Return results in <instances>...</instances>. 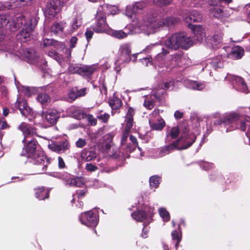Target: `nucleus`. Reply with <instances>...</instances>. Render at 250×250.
Masks as SVG:
<instances>
[{
	"label": "nucleus",
	"mask_w": 250,
	"mask_h": 250,
	"mask_svg": "<svg viewBox=\"0 0 250 250\" xmlns=\"http://www.w3.org/2000/svg\"><path fill=\"white\" fill-rule=\"evenodd\" d=\"M174 22V20L170 17L162 19L157 22L144 21L143 20H139L136 19L125 27V31L123 30H110V31L113 37L121 39L125 38L127 35L139 33L142 32L148 35L153 33L156 31L157 27L164 26H169L173 24Z\"/></svg>",
	"instance_id": "1"
},
{
	"label": "nucleus",
	"mask_w": 250,
	"mask_h": 250,
	"mask_svg": "<svg viewBox=\"0 0 250 250\" xmlns=\"http://www.w3.org/2000/svg\"><path fill=\"white\" fill-rule=\"evenodd\" d=\"M85 167L86 170L89 171H95L98 169L96 166L91 163L86 164Z\"/></svg>",
	"instance_id": "54"
},
{
	"label": "nucleus",
	"mask_w": 250,
	"mask_h": 250,
	"mask_svg": "<svg viewBox=\"0 0 250 250\" xmlns=\"http://www.w3.org/2000/svg\"><path fill=\"white\" fill-rule=\"evenodd\" d=\"M69 146L68 142H52L51 144L48 145L49 149L58 153L64 152Z\"/></svg>",
	"instance_id": "17"
},
{
	"label": "nucleus",
	"mask_w": 250,
	"mask_h": 250,
	"mask_svg": "<svg viewBox=\"0 0 250 250\" xmlns=\"http://www.w3.org/2000/svg\"><path fill=\"white\" fill-rule=\"evenodd\" d=\"M86 91H87V89L86 88H84L77 90L76 91V93L77 94V98L85 95L86 93Z\"/></svg>",
	"instance_id": "56"
},
{
	"label": "nucleus",
	"mask_w": 250,
	"mask_h": 250,
	"mask_svg": "<svg viewBox=\"0 0 250 250\" xmlns=\"http://www.w3.org/2000/svg\"><path fill=\"white\" fill-rule=\"evenodd\" d=\"M134 113L135 111L133 108H128L125 117V130L123 133L121 141H126L128 136L130 141H136V138L134 136L129 134V131L134 124L133 116Z\"/></svg>",
	"instance_id": "6"
},
{
	"label": "nucleus",
	"mask_w": 250,
	"mask_h": 250,
	"mask_svg": "<svg viewBox=\"0 0 250 250\" xmlns=\"http://www.w3.org/2000/svg\"><path fill=\"white\" fill-rule=\"evenodd\" d=\"M18 129L22 131L25 139L28 137L31 136H35L37 138H42L41 136H39L36 134L35 130L31 127L28 126V125L24 122L21 123L18 126Z\"/></svg>",
	"instance_id": "21"
},
{
	"label": "nucleus",
	"mask_w": 250,
	"mask_h": 250,
	"mask_svg": "<svg viewBox=\"0 0 250 250\" xmlns=\"http://www.w3.org/2000/svg\"><path fill=\"white\" fill-rule=\"evenodd\" d=\"M185 60V58L182 55L176 54L172 56L171 61L166 65V67L173 68L176 66H182L184 64Z\"/></svg>",
	"instance_id": "23"
},
{
	"label": "nucleus",
	"mask_w": 250,
	"mask_h": 250,
	"mask_svg": "<svg viewBox=\"0 0 250 250\" xmlns=\"http://www.w3.org/2000/svg\"><path fill=\"white\" fill-rule=\"evenodd\" d=\"M83 160L85 161H90L96 158V153L93 151L83 150L81 154Z\"/></svg>",
	"instance_id": "36"
},
{
	"label": "nucleus",
	"mask_w": 250,
	"mask_h": 250,
	"mask_svg": "<svg viewBox=\"0 0 250 250\" xmlns=\"http://www.w3.org/2000/svg\"><path fill=\"white\" fill-rule=\"evenodd\" d=\"M188 28L191 29L199 42H202L205 37V29L201 25L189 24Z\"/></svg>",
	"instance_id": "22"
},
{
	"label": "nucleus",
	"mask_w": 250,
	"mask_h": 250,
	"mask_svg": "<svg viewBox=\"0 0 250 250\" xmlns=\"http://www.w3.org/2000/svg\"><path fill=\"white\" fill-rule=\"evenodd\" d=\"M121 146L123 147L125 146L126 150L130 152L135 149L137 142H130L128 144H126V142H122Z\"/></svg>",
	"instance_id": "41"
},
{
	"label": "nucleus",
	"mask_w": 250,
	"mask_h": 250,
	"mask_svg": "<svg viewBox=\"0 0 250 250\" xmlns=\"http://www.w3.org/2000/svg\"><path fill=\"white\" fill-rule=\"evenodd\" d=\"M145 6V3L142 1L137 2L132 5H128L126 7L125 15L129 18H131L134 14L139 13Z\"/></svg>",
	"instance_id": "14"
},
{
	"label": "nucleus",
	"mask_w": 250,
	"mask_h": 250,
	"mask_svg": "<svg viewBox=\"0 0 250 250\" xmlns=\"http://www.w3.org/2000/svg\"><path fill=\"white\" fill-rule=\"evenodd\" d=\"M225 80L230 82L233 88L236 90L244 93H248L249 92L248 87L242 78L230 74H228L225 77Z\"/></svg>",
	"instance_id": "8"
},
{
	"label": "nucleus",
	"mask_w": 250,
	"mask_h": 250,
	"mask_svg": "<svg viewBox=\"0 0 250 250\" xmlns=\"http://www.w3.org/2000/svg\"><path fill=\"white\" fill-rule=\"evenodd\" d=\"M211 64L214 69L221 68L223 66V61L220 56H217L213 58L211 62Z\"/></svg>",
	"instance_id": "40"
},
{
	"label": "nucleus",
	"mask_w": 250,
	"mask_h": 250,
	"mask_svg": "<svg viewBox=\"0 0 250 250\" xmlns=\"http://www.w3.org/2000/svg\"><path fill=\"white\" fill-rule=\"evenodd\" d=\"M58 167L60 169H63L65 167V164L63 159L60 156L58 157Z\"/></svg>",
	"instance_id": "57"
},
{
	"label": "nucleus",
	"mask_w": 250,
	"mask_h": 250,
	"mask_svg": "<svg viewBox=\"0 0 250 250\" xmlns=\"http://www.w3.org/2000/svg\"><path fill=\"white\" fill-rule=\"evenodd\" d=\"M93 35V32L92 31L89 29H86L85 32V35L87 41H89L92 38Z\"/></svg>",
	"instance_id": "58"
},
{
	"label": "nucleus",
	"mask_w": 250,
	"mask_h": 250,
	"mask_svg": "<svg viewBox=\"0 0 250 250\" xmlns=\"http://www.w3.org/2000/svg\"><path fill=\"white\" fill-rule=\"evenodd\" d=\"M99 8L100 9L101 12H103L104 15H114L116 14L118 11V8L116 6L114 5H109L108 4H103Z\"/></svg>",
	"instance_id": "30"
},
{
	"label": "nucleus",
	"mask_w": 250,
	"mask_h": 250,
	"mask_svg": "<svg viewBox=\"0 0 250 250\" xmlns=\"http://www.w3.org/2000/svg\"><path fill=\"white\" fill-rule=\"evenodd\" d=\"M54 40L52 39H45L43 40V45L44 47L52 45L53 44Z\"/></svg>",
	"instance_id": "59"
},
{
	"label": "nucleus",
	"mask_w": 250,
	"mask_h": 250,
	"mask_svg": "<svg viewBox=\"0 0 250 250\" xmlns=\"http://www.w3.org/2000/svg\"><path fill=\"white\" fill-rule=\"evenodd\" d=\"M193 142H173L172 144L165 147L160 151L161 156L168 154L171 149L174 148L177 150L187 149L192 145Z\"/></svg>",
	"instance_id": "13"
},
{
	"label": "nucleus",
	"mask_w": 250,
	"mask_h": 250,
	"mask_svg": "<svg viewBox=\"0 0 250 250\" xmlns=\"http://www.w3.org/2000/svg\"><path fill=\"white\" fill-rule=\"evenodd\" d=\"M186 87L193 90H201L205 87L204 83L187 80L185 82Z\"/></svg>",
	"instance_id": "27"
},
{
	"label": "nucleus",
	"mask_w": 250,
	"mask_h": 250,
	"mask_svg": "<svg viewBox=\"0 0 250 250\" xmlns=\"http://www.w3.org/2000/svg\"><path fill=\"white\" fill-rule=\"evenodd\" d=\"M23 142L21 155L31 159L32 162L37 166V173H41L46 170L48 162L43 152L38 148L37 142Z\"/></svg>",
	"instance_id": "3"
},
{
	"label": "nucleus",
	"mask_w": 250,
	"mask_h": 250,
	"mask_svg": "<svg viewBox=\"0 0 250 250\" xmlns=\"http://www.w3.org/2000/svg\"><path fill=\"white\" fill-rule=\"evenodd\" d=\"M171 235L173 240H177L178 239H181V237L180 235L178 233V232L176 230L173 231L171 233Z\"/></svg>",
	"instance_id": "61"
},
{
	"label": "nucleus",
	"mask_w": 250,
	"mask_h": 250,
	"mask_svg": "<svg viewBox=\"0 0 250 250\" xmlns=\"http://www.w3.org/2000/svg\"><path fill=\"white\" fill-rule=\"evenodd\" d=\"M97 118L103 122L106 123L108 120L109 115L105 113L104 114L97 116Z\"/></svg>",
	"instance_id": "53"
},
{
	"label": "nucleus",
	"mask_w": 250,
	"mask_h": 250,
	"mask_svg": "<svg viewBox=\"0 0 250 250\" xmlns=\"http://www.w3.org/2000/svg\"><path fill=\"white\" fill-rule=\"evenodd\" d=\"M37 100L42 104L45 105L50 102V99L49 95H48L47 94L41 93L39 94L37 96Z\"/></svg>",
	"instance_id": "38"
},
{
	"label": "nucleus",
	"mask_w": 250,
	"mask_h": 250,
	"mask_svg": "<svg viewBox=\"0 0 250 250\" xmlns=\"http://www.w3.org/2000/svg\"><path fill=\"white\" fill-rule=\"evenodd\" d=\"M82 224L88 227H95L99 221L98 215L96 211H89L82 213L80 216Z\"/></svg>",
	"instance_id": "10"
},
{
	"label": "nucleus",
	"mask_w": 250,
	"mask_h": 250,
	"mask_svg": "<svg viewBox=\"0 0 250 250\" xmlns=\"http://www.w3.org/2000/svg\"><path fill=\"white\" fill-rule=\"evenodd\" d=\"M180 38L179 37V33L174 34L165 41V44L169 48L176 50L180 47Z\"/></svg>",
	"instance_id": "16"
},
{
	"label": "nucleus",
	"mask_w": 250,
	"mask_h": 250,
	"mask_svg": "<svg viewBox=\"0 0 250 250\" xmlns=\"http://www.w3.org/2000/svg\"><path fill=\"white\" fill-rule=\"evenodd\" d=\"M15 106L19 108L22 115L26 116L31 114L32 109L28 106L26 101L23 98L18 97Z\"/></svg>",
	"instance_id": "20"
},
{
	"label": "nucleus",
	"mask_w": 250,
	"mask_h": 250,
	"mask_svg": "<svg viewBox=\"0 0 250 250\" xmlns=\"http://www.w3.org/2000/svg\"><path fill=\"white\" fill-rule=\"evenodd\" d=\"M244 53V50L239 46H234L231 51V56L233 59H238L242 57Z\"/></svg>",
	"instance_id": "33"
},
{
	"label": "nucleus",
	"mask_w": 250,
	"mask_h": 250,
	"mask_svg": "<svg viewBox=\"0 0 250 250\" xmlns=\"http://www.w3.org/2000/svg\"><path fill=\"white\" fill-rule=\"evenodd\" d=\"M16 84L18 92L20 94H22L27 97L31 96L32 95L35 94L37 92V90L35 87L25 86L16 83Z\"/></svg>",
	"instance_id": "26"
},
{
	"label": "nucleus",
	"mask_w": 250,
	"mask_h": 250,
	"mask_svg": "<svg viewBox=\"0 0 250 250\" xmlns=\"http://www.w3.org/2000/svg\"><path fill=\"white\" fill-rule=\"evenodd\" d=\"M68 0H51L45 8V14L48 15L50 18L54 17L58 13L64 3Z\"/></svg>",
	"instance_id": "11"
},
{
	"label": "nucleus",
	"mask_w": 250,
	"mask_h": 250,
	"mask_svg": "<svg viewBox=\"0 0 250 250\" xmlns=\"http://www.w3.org/2000/svg\"><path fill=\"white\" fill-rule=\"evenodd\" d=\"M249 116L241 111L226 112L214 121V124H224L226 132L235 130L245 131L249 121L246 119Z\"/></svg>",
	"instance_id": "2"
},
{
	"label": "nucleus",
	"mask_w": 250,
	"mask_h": 250,
	"mask_svg": "<svg viewBox=\"0 0 250 250\" xmlns=\"http://www.w3.org/2000/svg\"><path fill=\"white\" fill-rule=\"evenodd\" d=\"M154 3L159 6L169 4V0H153Z\"/></svg>",
	"instance_id": "52"
},
{
	"label": "nucleus",
	"mask_w": 250,
	"mask_h": 250,
	"mask_svg": "<svg viewBox=\"0 0 250 250\" xmlns=\"http://www.w3.org/2000/svg\"><path fill=\"white\" fill-rule=\"evenodd\" d=\"M68 97L70 99L73 101L75 100L76 98H77V96L76 93V92L74 91H70V92L68 93Z\"/></svg>",
	"instance_id": "64"
},
{
	"label": "nucleus",
	"mask_w": 250,
	"mask_h": 250,
	"mask_svg": "<svg viewBox=\"0 0 250 250\" xmlns=\"http://www.w3.org/2000/svg\"><path fill=\"white\" fill-rule=\"evenodd\" d=\"M149 124L151 128L155 130H162L166 125L165 122L162 118H158L157 122L149 119Z\"/></svg>",
	"instance_id": "29"
},
{
	"label": "nucleus",
	"mask_w": 250,
	"mask_h": 250,
	"mask_svg": "<svg viewBox=\"0 0 250 250\" xmlns=\"http://www.w3.org/2000/svg\"><path fill=\"white\" fill-rule=\"evenodd\" d=\"M154 105V104L153 100H150L149 97L146 96L144 103V106L146 107L147 109H151L153 107Z\"/></svg>",
	"instance_id": "47"
},
{
	"label": "nucleus",
	"mask_w": 250,
	"mask_h": 250,
	"mask_svg": "<svg viewBox=\"0 0 250 250\" xmlns=\"http://www.w3.org/2000/svg\"><path fill=\"white\" fill-rule=\"evenodd\" d=\"M160 111L158 109H154L153 112L149 115V119H151L152 121H154L155 118L156 117L160 118L159 117Z\"/></svg>",
	"instance_id": "51"
},
{
	"label": "nucleus",
	"mask_w": 250,
	"mask_h": 250,
	"mask_svg": "<svg viewBox=\"0 0 250 250\" xmlns=\"http://www.w3.org/2000/svg\"><path fill=\"white\" fill-rule=\"evenodd\" d=\"M65 26V22H64L55 23L52 26L51 31L52 33L56 35L62 34Z\"/></svg>",
	"instance_id": "34"
},
{
	"label": "nucleus",
	"mask_w": 250,
	"mask_h": 250,
	"mask_svg": "<svg viewBox=\"0 0 250 250\" xmlns=\"http://www.w3.org/2000/svg\"><path fill=\"white\" fill-rule=\"evenodd\" d=\"M160 215L163 219L164 221H168L170 219V216L169 213L166 210L165 208H161L159 210Z\"/></svg>",
	"instance_id": "46"
},
{
	"label": "nucleus",
	"mask_w": 250,
	"mask_h": 250,
	"mask_svg": "<svg viewBox=\"0 0 250 250\" xmlns=\"http://www.w3.org/2000/svg\"><path fill=\"white\" fill-rule=\"evenodd\" d=\"M21 57L29 63L39 65V55L32 48L22 50L20 52Z\"/></svg>",
	"instance_id": "12"
},
{
	"label": "nucleus",
	"mask_w": 250,
	"mask_h": 250,
	"mask_svg": "<svg viewBox=\"0 0 250 250\" xmlns=\"http://www.w3.org/2000/svg\"><path fill=\"white\" fill-rule=\"evenodd\" d=\"M213 165L211 163L205 162L203 164L202 167L203 169H204L206 170H207L212 168L213 167Z\"/></svg>",
	"instance_id": "62"
},
{
	"label": "nucleus",
	"mask_w": 250,
	"mask_h": 250,
	"mask_svg": "<svg viewBox=\"0 0 250 250\" xmlns=\"http://www.w3.org/2000/svg\"><path fill=\"white\" fill-rule=\"evenodd\" d=\"M109 104L112 109H117L119 108L122 104L121 100L116 96H113V98L109 101Z\"/></svg>",
	"instance_id": "37"
},
{
	"label": "nucleus",
	"mask_w": 250,
	"mask_h": 250,
	"mask_svg": "<svg viewBox=\"0 0 250 250\" xmlns=\"http://www.w3.org/2000/svg\"><path fill=\"white\" fill-rule=\"evenodd\" d=\"M62 178L65 181L66 185L70 187H81L83 185V182L81 179L79 178H74L72 175L66 173L63 174Z\"/></svg>",
	"instance_id": "18"
},
{
	"label": "nucleus",
	"mask_w": 250,
	"mask_h": 250,
	"mask_svg": "<svg viewBox=\"0 0 250 250\" xmlns=\"http://www.w3.org/2000/svg\"><path fill=\"white\" fill-rule=\"evenodd\" d=\"M77 41L78 39L76 37H71L70 40V47L71 48H73L74 47H75V44H76Z\"/></svg>",
	"instance_id": "63"
},
{
	"label": "nucleus",
	"mask_w": 250,
	"mask_h": 250,
	"mask_svg": "<svg viewBox=\"0 0 250 250\" xmlns=\"http://www.w3.org/2000/svg\"><path fill=\"white\" fill-rule=\"evenodd\" d=\"M35 190L36 197L39 200H43L48 197L49 192L45 190L44 188H39Z\"/></svg>",
	"instance_id": "35"
},
{
	"label": "nucleus",
	"mask_w": 250,
	"mask_h": 250,
	"mask_svg": "<svg viewBox=\"0 0 250 250\" xmlns=\"http://www.w3.org/2000/svg\"><path fill=\"white\" fill-rule=\"evenodd\" d=\"M210 12L214 17L219 18L223 16H227V14H224L223 10L219 7H213L210 9Z\"/></svg>",
	"instance_id": "42"
},
{
	"label": "nucleus",
	"mask_w": 250,
	"mask_h": 250,
	"mask_svg": "<svg viewBox=\"0 0 250 250\" xmlns=\"http://www.w3.org/2000/svg\"><path fill=\"white\" fill-rule=\"evenodd\" d=\"M15 23L16 21H15V20L13 21L12 19L9 15H0V28L4 27L9 24V26L10 28V24L13 25L14 24H15Z\"/></svg>",
	"instance_id": "31"
},
{
	"label": "nucleus",
	"mask_w": 250,
	"mask_h": 250,
	"mask_svg": "<svg viewBox=\"0 0 250 250\" xmlns=\"http://www.w3.org/2000/svg\"><path fill=\"white\" fill-rule=\"evenodd\" d=\"M97 22L93 27V30L96 33H104L110 32L109 27L106 22V18L104 14L101 12L98 8L96 17Z\"/></svg>",
	"instance_id": "9"
},
{
	"label": "nucleus",
	"mask_w": 250,
	"mask_h": 250,
	"mask_svg": "<svg viewBox=\"0 0 250 250\" xmlns=\"http://www.w3.org/2000/svg\"><path fill=\"white\" fill-rule=\"evenodd\" d=\"M153 215L152 211L146 214L144 211L138 210L132 213V216L136 221L143 222L146 221L145 223L148 224Z\"/></svg>",
	"instance_id": "19"
},
{
	"label": "nucleus",
	"mask_w": 250,
	"mask_h": 250,
	"mask_svg": "<svg viewBox=\"0 0 250 250\" xmlns=\"http://www.w3.org/2000/svg\"><path fill=\"white\" fill-rule=\"evenodd\" d=\"M139 61L145 66H148L149 63H152V59L151 57H146L140 59Z\"/></svg>",
	"instance_id": "50"
},
{
	"label": "nucleus",
	"mask_w": 250,
	"mask_h": 250,
	"mask_svg": "<svg viewBox=\"0 0 250 250\" xmlns=\"http://www.w3.org/2000/svg\"><path fill=\"white\" fill-rule=\"evenodd\" d=\"M86 119L91 125H95L97 124V120L93 115L89 114L86 116Z\"/></svg>",
	"instance_id": "49"
},
{
	"label": "nucleus",
	"mask_w": 250,
	"mask_h": 250,
	"mask_svg": "<svg viewBox=\"0 0 250 250\" xmlns=\"http://www.w3.org/2000/svg\"><path fill=\"white\" fill-rule=\"evenodd\" d=\"M179 37H180L179 40L180 47L183 49L188 48L193 43V40L184 32L179 33Z\"/></svg>",
	"instance_id": "24"
},
{
	"label": "nucleus",
	"mask_w": 250,
	"mask_h": 250,
	"mask_svg": "<svg viewBox=\"0 0 250 250\" xmlns=\"http://www.w3.org/2000/svg\"><path fill=\"white\" fill-rule=\"evenodd\" d=\"M175 83L176 82L174 80H168L164 83V89L166 90H173L175 88Z\"/></svg>",
	"instance_id": "45"
},
{
	"label": "nucleus",
	"mask_w": 250,
	"mask_h": 250,
	"mask_svg": "<svg viewBox=\"0 0 250 250\" xmlns=\"http://www.w3.org/2000/svg\"><path fill=\"white\" fill-rule=\"evenodd\" d=\"M160 184V178L157 176H152L150 178L149 184L152 188H156Z\"/></svg>",
	"instance_id": "44"
},
{
	"label": "nucleus",
	"mask_w": 250,
	"mask_h": 250,
	"mask_svg": "<svg viewBox=\"0 0 250 250\" xmlns=\"http://www.w3.org/2000/svg\"><path fill=\"white\" fill-rule=\"evenodd\" d=\"M168 52L165 49L163 48L162 51L158 54L154 59V63L160 67L166 66L169 62H166L165 58Z\"/></svg>",
	"instance_id": "25"
},
{
	"label": "nucleus",
	"mask_w": 250,
	"mask_h": 250,
	"mask_svg": "<svg viewBox=\"0 0 250 250\" xmlns=\"http://www.w3.org/2000/svg\"><path fill=\"white\" fill-rule=\"evenodd\" d=\"M222 42V36L220 35H215L211 40V44L212 46H217Z\"/></svg>",
	"instance_id": "48"
},
{
	"label": "nucleus",
	"mask_w": 250,
	"mask_h": 250,
	"mask_svg": "<svg viewBox=\"0 0 250 250\" xmlns=\"http://www.w3.org/2000/svg\"><path fill=\"white\" fill-rule=\"evenodd\" d=\"M48 55L53 59L56 60L60 63V65H62L63 62V59L62 56L60 55H59L55 51L51 50L49 51L48 53Z\"/></svg>",
	"instance_id": "39"
},
{
	"label": "nucleus",
	"mask_w": 250,
	"mask_h": 250,
	"mask_svg": "<svg viewBox=\"0 0 250 250\" xmlns=\"http://www.w3.org/2000/svg\"><path fill=\"white\" fill-rule=\"evenodd\" d=\"M131 60L130 55L119 54V56L116 60L115 63L116 65L120 66L129 62Z\"/></svg>",
	"instance_id": "32"
},
{
	"label": "nucleus",
	"mask_w": 250,
	"mask_h": 250,
	"mask_svg": "<svg viewBox=\"0 0 250 250\" xmlns=\"http://www.w3.org/2000/svg\"><path fill=\"white\" fill-rule=\"evenodd\" d=\"M37 22V20L35 18L30 17L25 19L24 17L21 16L17 18L15 24L13 25L10 24V29L12 31H15L24 24L21 31L17 35V38L21 42H25L29 40L31 33L35 27Z\"/></svg>",
	"instance_id": "4"
},
{
	"label": "nucleus",
	"mask_w": 250,
	"mask_h": 250,
	"mask_svg": "<svg viewBox=\"0 0 250 250\" xmlns=\"http://www.w3.org/2000/svg\"><path fill=\"white\" fill-rule=\"evenodd\" d=\"M202 19L201 14L195 10L187 13L184 16V19L188 23V25L192 22H200Z\"/></svg>",
	"instance_id": "15"
},
{
	"label": "nucleus",
	"mask_w": 250,
	"mask_h": 250,
	"mask_svg": "<svg viewBox=\"0 0 250 250\" xmlns=\"http://www.w3.org/2000/svg\"><path fill=\"white\" fill-rule=\"evenodd\" d=\"M81 23L82 21L81 20H78L76 19H74L72 24V27L74 30H75L81 25Z\"/></svg>",
	"instance_id": "55"
},
{
	"label": "nucleus",
	"mask_w": 250,
	"mask_h": 250,
	"mask_svg": "<svg viewBox=\"0 0 250 250\" xmlns=\"http://www.w3.org/2000/svg\"><path fill=\"white\" fill-rule=\"evenodd\" d=\"M95 70L96 68L94 65H84L78 64H72L68 68L69 73H77L87 78L91 76Z\"/></svg>",
	"instance_id": "7"
},
{
	"label": "nucleus",
	"mask_w": 250,
	"mask_h": 250,
	"mask_svg": "<svg viewBox=\"0 0 250 250\" xmlns=\"http://www.w3.org/2000/svg\"><path fill=\"white\" fill-rule=\"evenodd\" d=\"M200 130L197 125L195 127L190 128L187 125H184L180 127L178 125L167 128V136L171 139H175L180 136L181 139L195 141L199 135Z\"/></svg>",
	"instance_id": "5"
},
{
	"label": "nucleus",
	"mask_w": 250,
	"mask_h": 250,
	"mask_svg": "<svg viewBox=\"0 0 250 250\" xmlns=\"http://www.w3.org/2000/svg\"><path fill=\"white\" fill-rule=\"evenodd\" d=\"M153 95L154 97L158 101H160L162 99V97L163 96L162 91L159 92L158 91H154L153 93Z\"/></svg>",
	"instance_id": "60"
},
{
	"label": "nucleus",
	"mask_w": 250,
	"mask_h": 250,
	"mask_svg": "<svg viewBox=\"0 0 250 250\" xmlns=\"http://www.w3.org/2000/svg\"><path fill=\"white\" fill-rule=\"evenodd\" d=\"M131 48L129 44L125 43L120 46L119 54L130 55Z\"/></svg>",
	"instance_id": "43"
},
{
	"label": "nucleus",
	"mask_w": 250,
	"mask_h": 250,
	"mask_svg": "<svg viewBox=\"0 0 250 250\" xmlns=\"http://www.w3.org/2000/svg\"><path fill=\"white\" fill-rule=\"evenodd\" d=\"M46 121L51 123H55L60 117V113L55 109H50L45 115Z\"/></svg>",
	"instance_id": "28"
}]
</instances>
